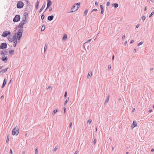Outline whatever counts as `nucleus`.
Wrapping results in <instances>:
<instances>
[{
    "mask_svg": "<svg viewBox=\"0 0 154 154\" xmlns=\"http://www.w3.org/2000/svg\"><path fill=\"white\" fill-rule=\"evenodd\" d=\"M23 31L22 29H20L18 31L17 33H15L13 36V41L14 42V46L16 47L17 42V39L20 40L21 38Z\"/></svg>",
    "mask_w": 154,
    "mask_h": 154,
    "instance_id": "nucleus-1",
    "label": "nucleus"
},
{
    "mask_svg": "<svg viewBox=\"0 0 154 154\" xmlns=\"http://www.w3.org/2000/svg\"><path fill=\"white\" fill-rule=\"evenodd\" d=\"M80 4V3H78L74 5L71 8V12H72L76 11L79 7Z\"/></svg>",
    "mask_w": 154,
    "mask_h": 154,
    "instance_id": "nucleus-2",
    "label": "nucleus"
},
{
    "mask_svg": "<svg viewBox=\"0 0 154 154\" xmlns=\"http://www.w3.org/2000/svg\"><path fill=\"white\" fill-rule=\"evenodd\" d=\"M19 133V129L17 127H15L14 128L12 131V135H17Z\"/></svg>",
    "mask_w": 154,
    "mask_h": 154,
    "instance_id": "nucleus-3",
    "label": "nucleus"
},
{
    "mask_svg": "<svg viewBox=\"0 0 154 154\" xmlns=\"http://www.w3.org/2000/svg\"><path fill=\"white\" fill-rule=\"evenodd\" d=\"M24 5V3L22 1H19L18 2L17 7L18 8H23Z\"/></svg>",
    "mask_w": 154,
    "mask_h": 154,
    "instance_id": "nucleus-4",
    "label": "nucleus"
},
{
    "mask_svg": "<svg viewBox=\"0 0 154 154\" xmlns=\"http://www.w3.org/2000/svg\"><path fill=\"white\" fill-rule=\"evenodd\" d=\"M26 23V18H25L24 19H23V20L21 21V22L18 25V27L19 28H21L22 27L23 25Z\"/></svg>",
    "mask_w": 154,
    "mask_h": 154,
    "instance_id": "nucleus-5",
    "label": "nucleus"
},
{
    "mask_svg": "<svg viewBox=\"0 0 154 154\" xmlns=\"http://www.w3.org/2000/svg\"><path fill=\"white\" fill-rule=\"evenodd\" d=\"M20 17L19 15H16L13 19V21L14 22H18L20 20Z\"/></svg>",
    "mask_w": 154,
    "mask_h": 154,
    "instance_id": "nucleus-6",
    "label": "nucleus"
},
{
    "mask_svg": "<svg viewBox=\"0 0 154 154\" xmlns=\"http://www.w3.org/2000/svg\"><path fill=\"white\" fill-rule=\"evenodd\" d=\"M11 33L9 31H5L3 32L2 35V36L3 37H6L7 36L11 34Z\"/></svg>",
    "mask_w": 154,
    "mask_h": 154,
    "instance_id": "nucleus-7",
    "label": "nucleus"
},
{
    "mask_svg": "<svg viewBox=\"0 0 154 154\" xmlns=\"http://www.w3.org/2000/svg\"><path fill=\"white\" fill-rule=\"evenodd\" d=\"M7 44L5 43H3L1 44L0 48L1 49H4L7 48Z\"/></svg>",
    "mask_w": 154,
    "mask_h": 154,
    "instance_id": "nucleus-8",
    "label": "nucleus"
},
{
    "mask_svg": "<svg viewBox=\"0 0 154 154\" xmlns=\"http://www.w3.org/2000/svg\"><path fill=\"white\" fill-rule=\"evenodd\" d=\"M8 58L7 57H5V56H3L2 57V60L3 61H7Z\"/></svg>",
    "mask_w": 154,
    "mask_h": 154,
    "instance_id": "nucleus-9",
    "label": "nucleus"
},
{
    "mask_svg": "<svg viewBox=\"0 0 154 154\" xmlns=\"http://www.w3.org/2000/svg\"><path fill=\"white\" fill-rule=\"evenodd\" d=\"M47 2V5L46 9H48L51 5L52 2L51 1H48Z\"/></svg>",
    "mask_w": 154,
    "mask_h": 154,
    "instance_id": "nucleus-10",
    "label": "nucleus"
},
{
    "mask_svg": "<svg viewBox=\"0 0 154 154\" xmlns=\"http://www.w3.org/2000/svg\"><path fill=\"white\" fill-rule=\"evenodd\" d=\"M137 123L135 121H134L133 122V123L131 125V127H132V128H134L135 127L137 126Z\"/></svg>",
    "mask_w": 154,
    "mask_h": 154,
    "instance_id": "nucleus-11",
    "label": "nucleus"
},
{
    "mask_svg": "<svg viewBox=\"0 0 154 154\" xmlns=\"http://www.w3.org/2000/svg\"><path fill=\"white\" fill-rule=\"evenodd\" d=\"M7 82V79H5L4 80L3 84L2 86V88H3L4 87Z\"/></svg>",
    "mask_w": 154,
    "mask_h": 154,
    "instance_id": "nucleus-12",
    "label": "nucleus"
},
{
    "mask_svg": "<svg viewBox=\"0 0 154 154\" xmlns=\"http://www.w3.org/2000/svg\"><path fill=\"white\" fill-rule=\"evenodd\" d=\"M54 18V16L53 15H51L49 16L48 17V20L50 21L52 20Z\"/></svg>",
    "mask_w": 154,
    "mask_h": 154,
    "instance_id": "nucleus-13",
    "label": "nucleus"
},
{
    "mask_svg": "<svg viewBox=\"0 0 154 154\" xmlns=\"http://www.w3.org/2000/svg\"><path fill=\"white\" fill-rule=\"evenodd\" d=\"M92 72L91 71H90L88 74L87 78H91L92 76Z\"/></svg>",
    "mask_w": 154,
    "mask_h": 154,
    "instance_id": "nucleus-14",
    "label": "nucleus"
},
{
    "mask_svg": "<svg viewBox=\"0 0 154 154\" xmlns=\"http://www.w3.org/2000/svg\"><path fill=\"white\" fill-rule=\"evenodd\" d=\"M39 1H37L36 3L35 8L36 9H37L38 8V7L39 6Z\"/></svg>",
    "mask_w": 154,
    "mask_h": 154,
    "instance_id": "nucleus-15",
    "label": "nucleus"
},
{
    "mask_svg": "<svg viewBox=\"0 0 154 154\" xmlns=\"http://www.w3.org/2000/svg\"><path fill=\"white\" fill-rule=\"evenodd\" d=\"M7 69H8V68H6L5 69H3L0 72H1L2 73H5L7 71Z\"/></svg>",
    "mask_w": 154,
    "mask_h": 154,
    "instance_id": "nucleus-16",
    "label": "nucleus"
},
{
    "mask_svg": "<svg viewBox=\"0 0 154 154\" xmlns=\"http://www.w3.org/2000/svg\"><path fill=\"white\" fill-rule=\"evenodd\" d=\"M67 38V36L66 34H64L63 35V40H66Z\"/></svg>",
    "mask_w": 154,
    "mask_h": 154,
    "instance_id": "nucleus-17",
    "label": "nucleus"
},
{
    "mask_svg": "<svg viewBox=\"0 0 154 154\" xmlns=\"http://www.w3.org/2000/svg\"><path fill=\"white\" fill-rule=\"evenodd\" d=\"M45 5L44 4L43 5V6H42V8H41L40 10V11L39 12H41L43 10V9L45 7Z\"/></svg>",
    "mask_w": 154,
    "mask_h": 154,
    "instance_id": "nucleus-18",
    "label": "nucleus"
},
{
    "mask_svg": "<svg viewBox=\"0 0 154 154\" xmlns=\"http://www.w3.org/2000/svg\"><path fill=\"white\" fill-rule=\"evenodd\" d=\"M58 111V109H56L54 110L52 113L53 115H54Z\"/></svg>",
    "mask_w": 154,
    "mask_h": 154,
    "instance_id": "nucleus-19",
    "label": "nucleus"
},
{
    "mask_svg": "<svg viewBox=\"0 0 154 154\" xmlns=\"http://www.w3.org/2000/svg\"><path fill=\"white\" fill-rule=\"evenodd\" d=\"M14 52L13 50H10L9 51V52L11 54H13Z\"/></svg>",
    "mask_w": 154,
    "mask_h": 154,
    "instance_id": "nucleus-20",
    "label": "nucleus"
},
{
    "mask_svg": "<svg viewBox=\"0 0 154 154\" xmlns=\"http://www.w3.org/2000/svg\"><path fill=\"white\" fill-rule=\"evenodd\" d=\"M113 6H114L115 8H116L118 7V4L115 3L113 4Z\"/></svg>",
    "mask_w": 154,
    "mask_h": 154,
    "instance_id": "nucleus-21",
    "label": "nucleus"
},
{
    "mask_svg": "<svg viewBox=\"0 0 154 154\" xmlns=\"http://www.w3.org/2000/svg\"><path fill=\"white\" fill-rule=\"evenodd\" d=\"M88 12V9H87L85 10V11L84 12V15L85 16H86V15H87Z\"/></svg>",
    "mask_w": 154,
    "mask_h": 154,
    "instance_id": "nucleus-22",
    "label": "nucleus"
},
{
    "mask_svg": "<svg viewBox=\"0 0 154 154\" xmlns=\"http://www.w3.org/2000/svg\"><path fill=\"white\" fill-rule=\"evenodd\" d=\"M69 100V98L68 97L65 102H64V105H65L66 103L68 102Z\"/></svg>",
    "mask_w": 154,
    "mask_h": 154,
    "instance_id": "nucleus-23",
    "label": "nucleus"
},
{
    "mask_svg": "<svg viewBox=\"0 0 154 154\" xmlns=\"http://www.w3.org/2000/svg\"><path fill=\"white\" fill-rule=\"evenodd\" d=\"M146 19V17L144 16H142V20H144Z\"/></svg>",
    "mask_w": 154,
    "mask_h": 154,
    "instance_id": "nucleus-24",
    "label": "nucleus"
},
{
    "mask_svg": "<svg viewBox=\"0 0 154 154\" xmlns=\"http://www.w3.org/2000/svg\"><path fill=\"white\" fill-rule=\"evenodd\" d=\"M45 29V26H43L42 27L41 30L43 31Z\"/></svg>",
    "mask_w": 154,
    "mask_h": 154,
    "instance_id": "nucleus-25",
    "label": "nucleus"
},
{
    "mask_svg": "<svg viewBox=\"0 0 154 154\" xmlns=\"http://www.w3.org/2000/svg\"><path fill=\"white\" fill-rule=\"evenodd\" d=\"M109 96H108V97H107V98L106 101H105V102H108L109 101Z\"/></svg>",
    "mask_w": 154,
    "mask_h": 154,
    "instance_id": "nucleus-26",
    "label": "nucleus"
},
{
    "mask_svg": "<svg viewBox=\"0 0 154 154\" xmlns=\"http://www.w3.org/2000/svg\"><path fill=\"white\" fill-rule=\"evenodd\" d=\"M47 46L46 45H45L44 47V51L45 52L47 48Z\"/></svg>",
    "mask_w": 154,
    "mask_h": 154,
    "instance_id": "nucleus-27",
    "label": "nucleus"
},
{
    "mask_svg": "<svg viewBox=\"0 0 154 154\" xmlns=\"http://www.w3.org/2000/svg\"><path fill=\"white\" fill-rule=\"evenodd\" d=\"M52 88V87L51 86H49L48 88H47V89L48 90H50V89H51Z\"/></svg>",
    "mask_w": 154,
    "mask_h": 154,
    "instance_id": "nucleus-28",
    "label": "nucleus"
},
{
    "mask_svg": "<svg viewBox=\"0 0 154 154\" xmlns=\"http://www.w3.org/2000/svg\"><path fill=\"white\" fill-rule=\"evenodd\" d=\"M91 122H92L91 120V119H89L88 120V122L89 123V124H90Z\"/></svg>",
    "mask_w": 154,
    "mask_h": 154,
    "instance_id": "nucleus-29",
    "label": "nucleus"
},
{
    "mask_svg": "<svg viewBox=\"0 0 154 154\" xmlns=\"http://www.w3.org/2000/svg\"><path fill=\"white\" fill-rule=\"evenodd\" d=\"M154 14V12H152L149 15V17H150L152 16Z\"/></svg>",
    "mask_w": 154,
    "mask_h": 154,
    "instance_id": "nucleus-30",
    "label": "nucleus"
},
{
    "mask_svg": "<svg viewBox=\"0 0 154 154\" xmlns=\"http://www.w3.org/2000/svg\"><path fill=\"white\" fill-rule=\"evenodd\" d=\"M38 149L36 148L35 150V154H38Z\"/></svg>",
    "mask_w": 154,
    "mask_h": 154,
    "instance_id": "nucleus-31",
    "label": "nucleus"
},
{
    "mask_svg": "<svg viewBox=\"0 0 154 154\" xmlns=\"http://www.w3.org/2000/svg\"><path fill=\"white\" fill-rule=\"evenodd\" d=\"M143 44V42H141L138 43V46H140V45H142Z\"/></svg>",
    "mask_w": 154,
    "mask_h": 154,
    "instance_id": "nucleus-32",
    "label": "nucleus"
},
{
    "mask_svg": "<svg viewBox=\"0 0 154 154\" xmlns=\"http://www.w3.org/2000/svg\"><path fill=\"white\" fill-rule=\"evenodd\" d=\"M41 19L42 20H43L45 18V16L43 14H42L41 17Z\"/></svg>",
    "mask_w": 154,
    "mask_h": 154,
    "instance_id": "nucleus-33",
    "label": "nucleus"
},
{
    "mask_svg": "<svg viewBox=\"0 0 154 154\" xmlns=\"http://www.w3.org/2000/svg\"><path fill=\"white\" fill-rule=\"evenodd\" d=\"M8 39L9 41L12 42V39H11V37L10 36L8 37Z\"/></svg>",
    "mask_w": 154,
    "mask_h": 154,
    "instance_id": "nucleus-34",
    "label": "nucleus"
},
{
    "mask_svg": "<svg viewBox=\"0 0 154 154\" xmlns=\"http://www.w3.org/2000/svg\"><path fill=\"white\" fill-rule=\"evenodd\" d=\"M24 14L26 16V17L25 18H26V17H28V14L27 13H25Z\"/></svg>",
    "mask_w": 154,
    "mask_h": 154,
    "instance_id": "nucleus-35",
    "label": "nucleus"
},
{
    "mask_svg": "<svg viewBox=\"0 0 154 154\" xmlns=\"http://www.w3.org/2000/svg\"><path fill=\"white\" fill-rule=\"evenodd\" d=\"M110 4V2H107V3L106 4V6H108Z\"/></svg>",
    "mask_w": 154,
    "mask_h": 154,
    "instance_id": "nucleus-36",
    "label": "nucleus"
},
{
    "mask_svg": "<svg viewBox=\"0 0 154 154\" xmlns=\"http://www.w3.org/2000/svg\"><path fill=\"white\" fill-rule=\"evenodd\" d=\"M111 65H109L108 66V69H110L111 68Z\"/></svg>",
    "mask_w": 154,
    "mask_h": 154,
    "instance_id": "nucleus-37",
    "label": "nucleus"
},
{
    "mask_svg": "<svg viewBox=\"0 0 154 154\" xmlns=\"http://www.w3.org/2000/svg\"><path fill=\"white\" fill-rule=\"evenodd\" d=\"M103 11H104L103 9H101V14H103Z\"/></svg>",
    "mask_w": 154,
    "mask_h": 154,
    "instance_id": "nucleus-38",
    "label": "nucleus"
},
{
    "mask_svg": "<svg viewBox=\"0 0 154 154\" xmlns=\"http://www.w3.org/2000/svg\"><path fill=\"white\" fill-rule=\"evenodd\" d=\"M72 122H71L70 123V124H69V127H72Z\"/></svg>",
    "mask_w": 154,
    "mask_h": 154,
    "instance_id": "nucleus-39",
    "label": "nucleus"
},
{
    "mask_svg": "<svg viewBox=\"0 0 154 154\" xmlns=\"http://www.w3.org/2000/svg\"><path fill=\"white\" fill-rule=\"evenodd\" d=\"M52 7H50V8H49V11H52Z\"/></svg>",
    "mask_w": 154,
    "mask_h": 154,
    "instance_id": "nucleus-40",
    "label": "nucleus"
},
{
    "mask_svg": "<svg viewBox=\"0 0 154 154\" xmlns=\"http://www.w3.org/2000/svg\"><path fill=\"white\" fill-rule=\"evenodd\" d=\"M97 11V9H94L92 10V11Z\"/></svg>",
    "mask_w": 154,
    "mask_h": 154,
    "instance_id": "nucleus-41",
    "label": "nucleus"
},
{
    "mask_svg": "<svg viewBox=\"0 0 154 154\" xmlns=\"http://www.w3.org/2000/svg\"><path fill=\"white\" fill-rule=\"evenodd\" d=\"M67 96V92L66 91L65 92V95H64V97H66Z\"/></svg>",
    "mask_w": 154,
    "mask_h": 154,
    "instance_id": "nucleus-42",
    "label": "nucleus"
},
{
    "mask_svg": "<svg viewBox=\"0 0 154 154\" xmlns=\"http://www.w3.org/2000/svg\"><path fill=\"white\" fill-rule=\"evenodd\" d=\"M96 139H95L94 140V144H95V143H96Z\"/></svg>",
    "mask_w": 154,
    "mask_h": 154,
    "instance_id": "nucleus-43",
    "label": "nucleus"
},
{
    "mask_svg": "<svg viewBox=\"0 0 154 154\" xmlns=\"http://www.w3.org/2000/svg\"><path fill=\"white\" fill-rule=\"evenodd\" d=\"M8 141H9V137L8 136L7 137V140H6L7 142H8Z\"/></svg>",
    "mask_w": 154,
    "mask_h": 154,
    "instance_id": "nucleus-44",
    "label": "nucleus"
},
{
    "mask_svg": "<svg viewBox=\"0 0 154 154\" xmlns=\"http://www.w3.org/2000/svg\"><path fill=\"white\" fill-rule=\"evenodd\" d=\"M100 7L101 8V9H103V6L102 5H100Z\"/></svg>",
    "mask_w": 154,
    "mask_h": 154,
    "instance_id": "nucleus-45",
    "label": "nucleus"
},
{
    "mask_svg": "<svg viewBox=\"0 0 154 154\" xmlns=\"http://www.w3.org/2000/svg\"><path fill=\"white\" fill-rule=\"evenodd\" d=\"M10 152L11 153V154H12V151L11 149L10 150Z\"/></svg>",
    "mask_w": 154,
    "mask_h": 154,
    "instance_id": "nucleus-46",
    "label": "nucleus"
},
{
    "mask_svg": "<svg viewBox=\"0 0 154 154\" xmlns=\"http://www.w3.org/2000/svg\"><path fill=\"white\" fill-rule=\"evenodd\" d=\"M95 4L97 5H98V2H95Z\"/></svg>",
    "mask_w": 154,
    "mask_h": 154,
    "instance_id": "nucleus-47",
    "label": "nucleus"
},
{
    "mask_svg": "<svg viewBox=\"0 0 154 154\" xmlns=\"http://www.w3.org/2000/svg\"><path fill=\"white\" fill-rule=\"evenodd\" d=\"M91 39H89V40H88L87 41V42H86L88 43V42H89L91 41Z\"/></svg>",
    "mask_w": 154,
    "mask_h": 154,
    "instance_id": "nucleus-48",
    "label": "nucleus"
},
{
    "mask_svg": "<svg viewBox=\"0 0 154 154\" xmlns=\"http://www.w3.org/2000/svg\"><path fill=\"white\" fill-rule=\"evenodd\" d=\"M140 26V25H139V24H137V25H136V28H138Z\"/></svg>",
    "mask_w": 154,
    "mask_h": 154,
    "instance_id": "nucleus-49",
    "label": "nucleus"
},
{
    "mask_svg": "<svg viewBox=\"0 0 154 154\" xmlns=\"http://www.w3.org/2000/svg\"><path fill=\"white\" fill-rule=\"evenodd\" d=\"M134 42V40H132V41H131V42H130V43H131H131H133Z\"/></svg>",
    "mask_w": 154,
    "mask_h": 154,
    "instance_id": "nucleus-50",
    "label": "nucleus"
},
{
    "mask_svg": "<svg viewBox=\"0 0 154 154\" xmlns=\"http://www.w3.org/2000/svg\"><path fill=\"white\" fill-rule=\"evenodd\" d=\"M125 35H124L122 37V38L123 39L125 38Z\"/></svg>",
    "mask_w": 154,
    "mask_h": 154,
    "instance_id": "nucleus-51",
    "label": "nucleus"
},
{
    "mask_svg": "<svg viewBox=\"0 0 154 154\" xmlns=\"http://www.w3.org/2000/svg\"><path fill=\"white\" fill-rule=\"evenodd\" d=\"M135 109L134 108L132 110V112H134L135 111Z\"/></svg>",
    "mask_w": 154,
    "mask_h": 154,
    "instance_id": "nucleus-52",
    "label": "nucleus"
},
{
    "mask_svg": "<svg viewBox=\"0 0 154 154\" xmlns=\"http://www.w3.org/2000/svg\"><path fill=\"white\" fill-rule=\"evenodd\" d=\"M154 151V149H152L151 150V151L152 152H153V151Z\"/></svg>",
    "mask_w": 154,
    "mask_h": 154,
    "instance_id": "nucleus-53",
    "label": "nucleus"
},
{
    "mask_svg": "<svg viewBox=\"0 0 154 154\" xmlns=\"http://www.w3.org/2000/svg\"><path fill=\"white\" fill-rule=\"evenodd\" d=\"M152 110L151 109H149V112H151L152 111Z\"/></svg>",
    "mask_w": 154,
    "mask_h": 154,
    "instance_id": "nucleus-54",
    "label": "nucleus"
},
{
    "mask_svg": "<svg viewBox=\"0 0 154 154\" xmlns=\"http://www.w3.org/2000/svg\"><path fill=\"white\" fill-rule=\"evenodd\" d=\"M77 153H78V152L77 151H76L75 152V153L74 154H77Z\"/></svg>",
    "mask_w": 154,
    "mask_h": 154,
    "instance_id": "nucleus-55",
    "label": "nucleus"
},
{
    "mask_svg": "<svg viewBox=\"0 0 154 154\" xmlns=\"http://www.w3.org/2000/svg\"><path fill=\"white\" fill-rule=\"evenodd\" d=\"M64 112H65V111H66V108H64Z\"/></svg>",
    "mask_w": 154,
    "mask_h": 154,
    "instance_id": "nucleus-56",
    "label": "nucleus"
},
{
    "mask_svg": "<svg viewBox=\"0 0 154 154\" xmlns=\"http://www.w3.org/2000/svg\"><path fill=\"white\" fill-rule=\"evenodd\" d=\"M146 9H146V7L145 8L144 10H145V11H146Z\"/></svg>",
    "mask_w": 154,
    "mask_h": 154,
    "instance_id": "nucleus-57",
    "label": "nucleus"
},
{
    "mask_svg": "<svg viewBox=\"0 0 154 154\" xmlns=\"http://www.w3.org/2000/svg\"><path fill=\"white\" fill-rule=\"evenodd\" d=\"M134 51L135 52H136V50L135 49H134Z\"/></svg>",
    "mask_w": 154,
    "mask_h": 154,
    "instance_id": "nucleus-58",
    "label": "nucleus"
},
{
    "mask_svg": "<svg viewBox=\"0 0 154 154\" xmlns=\"http://www.w3.org/2000/svg\"><path fill=\"white\" fill-rule=\"evenodd\" d=\"M114 55H113V57H112V60H113V59H114Z\"/></svg>",
    "mask_w": 154,
    "mask_h": 154,
    "instance_id": "nucleus-59",
    "label": "nucleus"
},
{
    "mask_svg": "<svg viewBox=\"0 0 154 154\" xmlns=\"http://www.w3.org/2000/svg\"><path fill=\"white\" fill-rule=\"evenodd\" d=\"M127 43V42L126 41H125V44H126Z\"/></svg>",
    "mask_w": 154,
    "mask_h": 154,
    "instance_id": "nucleus-60",
    "label": "nucleus"
},
{
    "mask_svg": "<svg viewBox=\"0 0 154 154\" xmlns=\"http://www.w3.org/2000/svg\"><path fill=\"white\" fill-rule=\"evenodd\" d=\"M11 80H10V82H9V83H11Z\"/></svg>",
    "mask_w": 154,
    "mask_h": 154,
    "instance_id": "nucleus-61",
    "label": "nucleus"
},
{
    "mask_svg": "<svg viewBox=\"0 0 154 154\" xmlns=\"http://www.w3.org/2000/svg\"><path fill=\"white\" fill-rule=\"evenodd\" d=\"M57 149V148L56 149V148H55L54 149H55V150H56V149Z\"/></svg>",
    "mask_w": 154,
    "mask_h": 154,
    "instance_id": "nucleus-62",
    "label": "nucleus"
},
{
    "mask_svg": "<svg viewBox=\"0 0 154 154\" xmlns=\"http://www.w3.org/2000/svg\"><path fill=\"white\" fill-rule=\"evenodd\" d=\"M47 1H51L50 0H46Z\"/></svg>",
    "mask_w": 154,
    "mask_h": 154,
    "instance_id": "nucleus-63",
    "label": "nucleus"
},
{
    "mask_svg": "<svg viewBox=\"0 0 154 154\" xmlns=\"http://www.w3.org/2000/svg\"><path fill=\"white\" fill-rule=\"evenodd\" d=\"M153 108H154V105L153 106Z\"/></svg>",
    "mask_w": 154,
    "mask_h": 154,
    "instance_id": "nucleus-64",
    "label": "nucleus"
}]
</instances>
